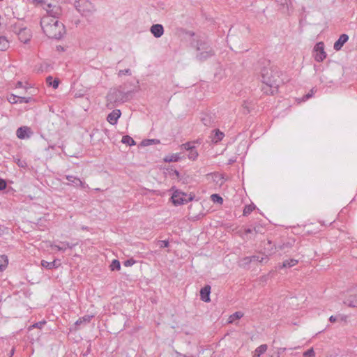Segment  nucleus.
I'll return each instance as SVG.
<instances>
[{"label": "nucleus", "instance_id": "f257e3e1", "mask_svg": "<svg viewBox=\"0 0 357 357\" xmlns=\"http://www.w3.org/2000/svg\"><path fill=\"white\" fill-rule=\"evenodd\" d=\"M280 71L276 66L268 64V66L264 67L261 70L262 82L266 86L262 88L266 93L273 94L278 90L280 83Z\"/></svg>", "mask_w": 357, "mask_h": 357}, {"label": "nucleus", "instance_id": "f03ea898", "mask_svg": "<svg viewBox=\"0 0 357 357\" xmlns=\"http://www.w3.org/2000/svg\"><path fill=\"white\" fill-rule=\"evenodd\" d=\"M40 24L44 33L49 38L60 39L65 33L64 25L51 16H43Z\"/></svg>", "mask_w": 357, "mask_h": 357}, {"label": "nucleus", "instance_id": "7ed1b4c3", "mask_svg": "<svg viewBox=\"0 0 357 357\" xmlns=\"http://www.w3.org/2000/svg\"><path fill=\"white\" fill-rule=\"evenodd\" d=\"M197 51L196 58L199 61H204L214 55V51L210 45L202 40L197 42Z\"/></svg>", "mask_w": 357, "mask_h": 357}, {"label": "nucleus", "instance_id": "20e7f679", "mask_svg": "<svg viewBox=\"0 0 357 357\" xmlns=\"http://www.w3.org/2000/svg\"><path fill=\"white\" fill-rule=\"evenodd\" d=\"M75 8L85 17H91L96 10L94 6L88 0H79L76 1Z\"/></svg>", "mask_w": 357, "mask_h": 357}, {"label": "nucleus", "instance_id": "39448f33", "mask_svg": "<svg viewBox=\"0 0 357 357\" xmlns=\"http://www.w3.org/2000/svg\"><path fill=\"white\" fill-rule=\"evenodd\" d=\"M126 99V93L121 90L113 89L107 96V102L109 103L123 102Z\"/></svg>", "mask_w": 357, "mask_h": 357}, {"label": "nucleus", "instance_id": "423d86ee", "mask_svg": "<svg viewBox=\"0 0 357 357\" xmlns=\"http://www.w3.org/2000/svg\"><path fill=\"white\" fill-rule=\"evenodd\" d=\"M195 197V195H187L180 191H175L172 196V202L175 206L187 204L190 201H192Z\"/></svg>", "mask_w": 357, "mask_h": 357}, {"label": "nucleus", "instance_id": "0eeeda50", "mask_svg": "<svg viewBox=\"0 0 357 357\" xmlns=\"http://www.w3.org/2000/svg\"><path fill=\"white\" fill-rule=\"evenodd\" d=\"M315 52L314 59L317 61H322L326 57V53L324 51V44L323 42L317 43L314 46Z\"/></svg>", "mask_w": 357, "mask_h": 357}, {"label": "nucleus", "instance_id": "6e6552de", "mask_svg": "<svg viewBox=\"0 0 357 357\" xmlns=\"http://www.w3.org/2000/svg\"><path fill=\"white\" fill-rule=\"evenodd\" d=\"M45 9L47 13L46 16H51L56 20L61 15V8L59 6L48 3Z\"/></svg>", "mask_w": 357, "mask_h": 357}, {"label": "nucleus", "instance_id": "1a4fd4ad", "mask_svg": "<svg viewBox=\"0 0 357 357\" xmlns=\"http://www.w3.org/2000/svg\"><path fill=\"white\" fill-rule=\"evenodd\" d=\"M32 132L27 126L20 127L16 131V135L19 139H24L31 137Z\"/></svg>", "mask_w": 357, "mask_h": 357}, {"label": "nucleus", "instance_id": "9d476101", "mask_svg": "<svg viewBox=\"0 0 357 357\" xmlns=\"http://www.w3.org/2000/svg\"><path fill=\"white\" fill-rule=\"evenodd\" d=\"M280 10L284 13H289L292 8V3L291 0H275Z\"/></svg>", "mask_w": 357, "mask_h": 357}, {"label": "nucleus", "instance_id": "9b49d317", "mask_svg": "<svg viewBox=\"0 0 357 357\" xmlns=\"http://www.w3.org/2000/svg\"><path fill=\"white\" fill-rule=\"evenodd\" d=\"M201 121L204 126L212 127L215 126V116L211 114H204L201 117Z\"/></svg>", "mask_w": 357, "mask_h": 357}, {"label": "nucleus", "instance_id": "f8f14e48", "mask_svg": "<svg viewBox=\"0 0 357 357\" xmlns=\"http://www.w3.org/2000/svg\"><path fill=\"white\" fill-rule=\"evenodd\" d=\"M349 36L347 34L343 33L340 35L337 41L334 43L333 48L336 51H339L342 49L343 45L348 41Z\"/></svg>", "mask_w": 357, "mask_h": 357}, {"label": "nucleus", "instance_id": "ddd939ff", "mask_svg": "<svg viewBox=\"0 0 357 357\" xmlns=\"http://www.w3.org/2000/svg\"><path fill=\"white\" fill-rule=\"evenodd\" d=\"M211 286L208 284L205 285L200 290V298L204 302H209L210 294H211Z\"/></svg>", "mask_w": 357, "mask_h": 357}, {"label": "nucleus", "instance_id": "4468645a", "mask_svg": "<svg viewBox=\"0 0 357 357\" xmlns=\"http://www.w3.org/2000/svg\"><path fill=\"white\" fill-rule=\"evenodd\" d=\"M150 31L155 38H160L164 33V28L162 24H155L151 26Z\"/></svg>", "mask_w": 357, "mask_h": 357}, {"label": "nucleus", "instance_id": "2eb2a0df", "mask_svg": "<svg viewBox=\"0 0 357 357\" xmlns=\"http://www.w3.org/2000/svg\"><path fill=\"white\" fill-rule=\"evenodd\" d=\"M121 114V113L119 109H114L108 114L107 120L110 124L115 125Z\"/></svg>", "mask_w": 357, "mask_h": 357}, {"label": "nucleus", "instance_id": "dca6fc26", "mask_svg": "<svg viewBox=\"0 0 357 357\" xmlns=\"http://www.w3.org/2000/svg\"><path fill=\"white\" fill-rule=\"evenodd\" d=\"M40 264L43 268L49 270L56 268L59 267L61 264L60 260L59 259H54L53 261L51 262H48L45 260H42Z\"/></svg>", "mask_w": 357, "mask_h": 357}, {"label": "nucleus", "instance_id": "f3484780", "mask_svg": "<svg viewBox=\"0 0 357 357\" xmlns=\"http://www.w3.org/2000/svg\"><path fill=\"white\" fill-rule=\"evenodd\" d=\"M66 179L75 186H80L82 188L86 187L85 183L82 182L79 178L71 175H67Z\"/></svg>", "mask_w": 357, "mask_h": 357}, {"label": "nucleus", "instance_id": "a211bd4d", "mask_svg": "<svg viewBox=\"0 0 357 357\" xmlns=\"http://www.w3.org/2000/svg\"><path fill=\"white\" fill-rule=\"evenodd\" d=\"M77 243H70L68 242H61L59 245H54V247L56 248L59 251H65L66 248L73 249Z\"/></svg>", "mask_w": 357, "mask_h": 357}, {"label": "nucleus", "instance_id": "6ab92c4d", "mask_svg": "<svg viewBox=\"0 0 357 357\" xmlns=\"http://www.w3.org/2000/svg\"><path fill=\"white\" fill-rule=\"evenodd\" d=\"M344 303L351 307L357 308V295H350L344 301Z\"/></svg>", "mask_w": 357, "mask_h": 357}, {"label": "nucleus", "instance_id": "aec40b11", "mask_svg": "<svg viewBox=\"0 0 357 357\" xmlns=\"http://www.w3.org/2000/svg\"><path fill=\"white\" fill-rule=\"evenodd\" d=\"M8 264V257L5 255H0V272L3 271Z\"/></svg>", "mask_w": 357, "mask_h": 357}, {"label": "nucleus", "instance_id": "412c9836", "mask_svg": "<svg viewBox=\"0 0 357 357\" xmlns=\"http://www.w3.org/2000/svg\"><path fill=\"white\" fill-rule=\"evenodd\" d=\"M297 263H298V260L294 259L285 260L283 261L282 265L279 266V268H290V267L295 266Z\"/></svg>", "mask_w": 357, "mask_h": 357}, {"label": "nucleus", "instance_id": "4be33fe9", "mask_svg": "<svg viewBox=\"0 0 357 357\" xmlns=\"http://www.w3.org/2000/svg\"><path fill=\"white\" fill-rule=\"evenodd\" d=\"M93 316L92 315H85L81 318H79L78 320L76 321V322L75 323V327L77 326H80L81 324H86L87 323H89L91 318L93 317Z\"/></svg>", "mask_w": 357, "mask_h": 357}, {"label": "nucleus", "instance_id": "5701e85b", "mask_svg": "<svg viewBox=\"0 0 357 357\" xmlns=\"http://www.w3.org/2000/svg\"><path fill=\"white\" fill-rule=\"evenodd\" d=\"M266 350H267L266 344L260 345L255 349L253 357H260V356L261 354H263L264 353H265Z\"/></svg>", "mask_w": 357, "mask_h": 357}, {"label": "nucleus", "instance_id": "b1692460", "mask_svg": "<svg viewBox=\"0 0 357 357\" xmlns=\"http://www.w3.org/2000/svg\"><path fill=\"white\" fill-rule=\"evenodd\" d=\"M46 82L48 85L52 86L54 89H56L59 86V80L58 79L53 80L52 76H48L46 78Z\"/></svg>", "mask_w": 357, "mask_h": 357}, {"label": "nucleus", "instance_id": "393cba45", "mask_svg": "<svg viewBox=\"0 0 357 357\" xmlns=\"http://www.w3.org/2000/svg\"><path fill=\"white\" fill-rule=\"evenodd\" d=\"M224 136L223 132H220L219 130H215V132L212 137V142L213 143H218L222 139Z\"/></svg>", "mask_w": 357, "mask_h": 357}, {"label": "nucleus", "instance_id": "a878e982", "mask_svg": "<svg viewBox=\"0 0 357 357\" xmlns=\"http://www.w3.org/2000/svg\"><path fill=\"white\" fill-rule=\"evenodd\" d=\"M8 41L4 36H0V51H5L8 47Z\"/></svg>", "mask_w": 357, "mask_h": 357}, {"label": "nucleus", "instance_id": "bb28decb", "mask_svg": "<svg viewBox=\"0 0 357 357\" xmlns=\"http://www.w3.org/2000/svg\"><path fill=\"white\" fill-rule=\"evenodd\" d=\"M121 142L126 144H128L129 146H133L135 145V140L128 135H124L122 137Z\"/></svg>", "mask_w": 357, "mask_h": 357}, {"label": "nucleus", "instance_id": "cd10ccee", "mask_svg": "<svg viewBox=\"0 0 357 357\" xmlns=\"http://www.w3.org/2000/svg\"><path fill=\"white\" fill-rule=\"evenodd\" d=\"M111 271H119L121 269L120 261L117 259H114L110 264Z\"/></svg>", "mask_w": 357, "mask_h": 357}, {"label": "nucleus", "instance_id": "c85d7f7f", "mask_svg": "<svg viewBox=\"0 0 357 357\" xmlns=\"http://www.w3.org/2000/svg\"><path fill=\"white\" fill-rule=\"evenodd\" d=\"M159 143H160V141L156 139H144L142 142V144L143 146H149L151 144H159Z\"/></svg>", "mask_w": 357, "mask_h": 357}, {"label": "nucleus", "instance_id": "c756f323", "mask_svg": "<svg viewBox=\"0 0 357 357\" xmlns=\"http://www.w3.org/2000/svg\"><path fill=\"white\" fill-rule=\"evenodd\" d=\"M255 208V206L254 204L246 205L243 210V215H248L250 214L252 211Z\"/></svg>", "mask_w": 357, "mask_h": 357}, {"label": "nucleus", "instance_id": "7c9ffc66", "mask_svg": "<svg viewBox=\"0 0 357 357\" xmlns=\"http://www.w3.org/2000/svg\"><path fill=\"white\" fill-rule=\"evenodd\" d=\"M180 157L178 154H174L170 156H167L165 158V162H176L179 160Z\"/></svg>", "mask_w": 357, "mask_h": 357}, {"label": "nucleus", "instance_id": "2f4dec72", "mask_svg": "<svg viewBox=\"0 0 357 357\" xmlns=\"http://www.w3.org/2000/svg\"><path fill=\"white\" fill-rule=\"evenodd\" d=\"M211 197L215 203L222 204L223 202V199L218 194H213Z\"/></svg>", "mask_w": 357, "mask_h": 357}, {"label": "nucleus", "instance_id": "473e14b6", "mask_svg": "<svg viewBox=\"0 0 357 357\" xmlns=\"http://www.w3.org/2000/svg\"><path fill=\"white\" fill-rule=\"evenodd\" d=\"M198 156V153L195 150V148H192L189 151L188 158L191 160H195Z\"/></svg>", "mask_w": 357, "mask_h": 357}, {"label": "nucleus", "instance_id": "72a5a7b5", "mask_svg": "<svg viewBox=\"0 0 357 357\" xmlns=\"http://www.w3.org/2000/svg\"><path fill=\"white\" fill-rule=\"evenodd\" d=\"M243 314L241 312H236L230 316V322L234 321L235 319H238L243 317Z\"/></svg>", "mask_w": 357, "mask_h": 357}, {"label": "nucleus", "instance_id": "f704fd0d", "mask_svg": "<svg viewBox=\"0 0 357 357\" xmlns=\"http://www.w3.org/2000/svg\"><path fill=\"white\" fill-rule=\"evenodd\" d=\"M195 143V142H186V143L182 144V147L187 151H190L192 148H195V146L194 145Z\"/></svg>", "mask_w": 357, "mask_h": 357}, {"label": "nucleus", "instance_id": "c9c22d12", "mask_svg": "<svg viewBox=\"0 0 357 357\" xmlns=\"http://www.w3.org/2000/svg\"><path fill=\"white\" fill-rule=\"evenodd\" d=\"M8 100L11 104H15L19 102V96L13 94L8 98Z\"/></svg>", "mask_w": 357, "mask_h": 357}, {"label": "nucleus", "instance_id": "e433bc0d", "mask_svg": "<svg viewBox=\"0 0 357 357\" xmlns=\"http://www.w3.org/2000/svg\"><path fill=\"white\" fill-rule=\"evenodd\" d=\"M315 353L312 348L307 350L303 353V357H313L314 356Z\"/></svg>", "mask_w": 357, "mask_h": 357}, {"label": "nucleus", "instance_id": "4c0bfd02", "mask_svg": "<svg viewBox=\"0 0 357 357\" xmlns=\"http://www.w3.org/2000/svg\"><path fill=\"white\" fill-rule=\"evenodd\" d=\"M46 324L45 321H42L39 322H36L33 324L32 326H30V328H42V327Z\"/></svg>", "mask_w": 357, "mask_h": 357}, {"label": "nucleus", "instance_id": "58836bf2", "mask_svg": "<svg viewBox=\"0 0 357 357\" xmlns=\"http://www.w3.org/2000/svg\"><path fill=\"white\" fill-rule=\"evenodd\" d=\"M251 262H252V261H251L250 257H244L242 259V264H241V266H245L250 264Z\"/></svg>", "mask_w": 357, "mask_h": 357}, {"label": "nucleus", "instance_id": "ea45409f", "mask_svg": "<svg viewBox=\"0 0 357 357\" xmlns=\"http://www.w3.org/2000/svg\"><path fill=\"white\" fill-rule=\"evenodd\" d=\"M31 100V98L30 97H21V96H19V102L20 103H22V102H24V103H28L30 102V100Z\"/></svg>", "mask_w": 357, "mask_h": 357}, {"label": "nucleus", "instance_id": "a19ab883", "mask_svg": "<svg viewBox=\"0 0 357 357\" xmlns=\"http://www.w3.org/2000/svg\"><path fill=\"white\" fill-rule=\"evenodd\" d=\"M135 263V261L132 259H128L123 262L125 266H131Z\"/></svg>", "mask_w": 357, "mask_h": 357}, {"label": "nucleus", "instance_id": "79ce46f5", "mask_svg": "<svg viewBox=\"0 0 357 357\" xmlns=\"http://www.w3.org/2000/svg\"><path fill=\"white\" fill-rule=\"evenodd\" d=\"M123 75H131V71L130 69L121 70L119 72V75L121 76Z\"/></svg>", "mask_w": 357, "mask_h": 357}, {"label": "nucleus", "instance_id": "37998d69", "mask_svg": "<svg viewBox=\"0 0 357 357\" xmlns=\"http://www.w3.org/2000/svg\"><path fill=\"white\" fill-rule=\"evenodd\" d=\"M158 243L160 244V248H167L169 246L168 241H160Z\"/></svg>", "mask_w": 357, "mask_h": 357}, {"label": "nucleus", "instance_id": "c03bdc74", "mask_svg": "<svg viewBox=\"0 0 357 357\" xmlns=\"http://www.w3.org/2000/svg\"><path fill=\"white\" fill-rule=\"evenodd\" d=\"M6 182L4 179L0 178V190H4L6 188Z\"/></svg>", "mask_w": 357, "mask_h": 357}, {"label": "nucleus", "instance_id": "a18cd8bd", "mask_svg": "<svg viewBox=\"0 0 357 357\" xmlns=\"http://www.w3.org/2000/svg\"><path fill=\"white\" fill-rule=\"evenodd\" d=\"M223 179V176L221 174H215L214 180L219 182L220 180Z\"/></svg>", "mask_w": 357, "mask_h": 357}, {"label": "nucleus", "instance_id": "49530a36", "mask_svg": "<svg viewBox=\"0 0 357 357\" xmlns=\"http://www.w3.org/2000/svg\"><path fill=\"white\" fill-rule=\"evenodd\" d=\"M286 350L285 348H278L276 357H280V355Z\"/></svg>", "mask_w": 357, "mask_h": 357}, {"label": "nucleus", "instance_id": "de8ad7c7", "mask_svg": "<svg viewBox=\"0 0 357 357\" xmlns=\"http://www.w3.org/2000/svg\"><path fill=\"white\" fill-rule=\"evenodd\" d=\"M268 256H265V257H259V262L260 263H266L268 261Z\"/></svg>", "mask_w": 357, "mask_h": 357}, {"label": "nucleus", "instance_id": "09e8293b", "mask_svg": "<svg viewBox=\"0 0 357 357\" xmlns=\"http://www.w3.org/2000/svg\"><path fill=\"white\" fill-rule=\"evenodd\" d=\"M291 246V245L289 243H287V244H282V245H279L278 246V248L280 250H283L285 248H289Z\"/></svg>", "mask_w": 357, "mask_h": 357}, {"label": "nucleus", "instance_id": "8fccbe9b", "mask_svg": "<svg viewBox=\"0 0 357 357\" xmlns=\"http://www.w3.org/2000/svg\"><path fill=\"white\" fill-rule=\"evenodd\" d=\"M250 259H251L252 262V261H259V257L257 256V255H253V256L250 257Z\"/></svg>", "mask_w": 357, "mask_h": 357}, {"label": "nucleus", "instance_id": "3c124183", "mask_svg": "<svg viewBox=\"0 0 357 357\" xmlns=\"http://www.w3.org/2000/svg\"><path fill=\"white\" fill-rule=\"evenodd\" d=\"M337 320V316H333V315H332V316H331V317H330V318H329V321H330L331 322H335V321H336Z\"/></svg>", "mask_w": 357, "mask_h": 357}, {"label": "nucleus", "instance_id": "603ef678", "mask_svg": "<svg viewBox=\"0 0 357 357\" xmlns=\"http://www.w3.org/2000/svg\"><path fill=\"white\" fill-rule=\"evenodd\" d=\"M253 230H255V231H257L256 228H255V227H254L253 229H251V228H248V229H246L245 230V232L246 234H250V233H252Z\"/></svg>", "mask_w": 357, "mask_h": 357}, {"label": "nucleus", "instance_id": "864d4df0", "mask_svg": "<svg viewBox=\"0 0 357 357\" xmlns=\"http://www.w3.org/2000/svg\"><path fill=\"white\" fill-rule=\"evenodd\" d=\"M90 353V345L89 346L86 351L82 354V357H87L88 354Z\"/></svg>", "mask_w": 357, "mask_h": 357}, {"label": "nucleus", "instance_id": "5fc2aeb1", "mask_svg": "<svg viewBox=\"0 0 357 357\" xmlns=\"http://www.w3.org/2000/svg\"><path fill=\"white\" fill-rule=\"evenodd\" d=\"M310 97H312V93H307L306 94L304 97H303V100H307L309 99Z\"/></svg>", "mask_w": 357, "mask_h": 357}, {"label": "nucleus", "instance_id": "6e6d98bb", "mask_svg": "<svg viewBox=\"0 0 357 357\" xmlns=\"http://www.w3.org/2000/svg\"><path fill=\"white\" fill-rule=\"evenodd\" d=\"M174 353H175V355L176 356L175 357H181L183 356V354H181L180 352L177 351H174Z\"/></svg>", "mask_w": 357, "mask_h": 357}, {"label": "nucleus", "instance_id": "4d7b16f0", "mask_svg": "<svg viewBox=\"0 0 357 357\" xmlns=\"http://www.w3.org/2000/svg\"><path fill=\"white\" fill-rule=\"evenodd\" d=\"M14 352H15V349H12V350L10 351V357L13 356V355L14 354Z\"/></svg>", "mask_w": 357, "mask_h": 357}, {"label": "nucleus", "instance_id": "13d9d810", "mask_svg": "<svg viewBox=\"0 0 357 357\" xmlns=\"http://www.w3.org/2000/svg\"><path fill=\"white\" fill-rule=\"evenodd\" d=\"M174 174H175L176 176H179V172L177 170H174Z\"/></svg>", "mask_w": 357, "mask_h": 357}, {"label": "nucleus", "instance_id": "bf43d9fd", "mask_svg": "<svg viewBox=\"0 0 357 357\" xmlns=\"http://www.w3.org/2000/svg\"><path fill=\"white\" fill-rule=\"evenodd\" d=\"M17 86H22V82H17Z\"/></svg>", "mask_w": 357, "mask_h": 357}, {"label": "nucleus", "instance_id": "052dcab7", "mask_svg": "<svg viewBox=\"0 0 357 357\" xmlns=\"http://www.w3.org/2000/svg\"><path fill=\"white\" fill-rule=\"evenodd\" d=\"M339 317L341 318V320H342V321H344V317H343L342 316L339 315Z\"/></svg>", "mask_w": 357, "mask_h": 357}, {"label": "nucleus", "instance_id": "680f3d73", "mask_svg": "<svg viewBox=\"0 0 357 357\" xmlns=\"http://www.w3.org/2000/svg\"><path fill=\"white\" fill-rule=\"evenodd\" d=\"M182 357H192V356H187V355H183V356H182Z\"/></svg>", "mask_w": 357, "mask_h": 357}, {"label": "nucleus", "instance_id": "e2e57ef3", "mask_svg": "<svg viewBox=\"0 0 357 357\" xmlns=\"http://www.w3.org/2000/svg\"><path fill=\"white\" fill-rule=\"evenodd\" d=\"M18 166H22V167L23 165H22V162H20V163L18 164Z\"/></svg>", "mask_w": 357, "mask_h": 357}, {"label": "nucleus", "instance_id": "0e129e2a", "mask_svg": "<svg viewBox=\"0 0 357 357\" xmlns=\"http://www.w3.org/2000/svg\"><path fill=\"white\" fill-rule=\"evenodd\" d=\"M18 166H22V167L23 165H22V162H20V163L18 164Z\"/></svg>", "mask_w": 357, "mask_h": 357}]
</instances>
